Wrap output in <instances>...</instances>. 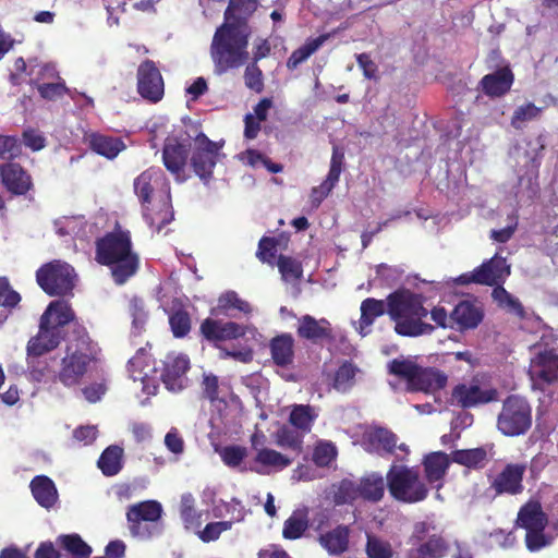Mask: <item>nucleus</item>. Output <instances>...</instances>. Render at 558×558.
Here are the masks:
<instances>
[{
	"label": "nucleus",
	"mask_w": 558,
	"mask_h": 558,
	"mask_svg": "<svg viewBox=\"0 0 558 558\" xmlns=\"http://www.w3.org/2000/svg\"><path fill=\"white\" fill-rule=\"evenodd\" d=\"M517 524L525 530V545L530 551H538L553 543V537L544 532L547 517L538 502L523 506L518 513Z\"/></svg>",
	"instance_id": "nucleus-11"
},
{
	"label": "nucleus",
	"mask_w": 558,
	"mask_h": 558,
	"mask_svg": "<svg viewBox=\"0 0 558 558\" xmlns=\"http://www.w3.org/2000/svg\"><path fill=\"white\" fill-rule=\"evenodd\" d=\"M163 368L160 375L166 388L173 392L183 390L189 383L186 373L190 369L187 355L178 352L167 354L163 360Z\"/></svg>",
	"instance_id": "nucleus-19"
},
{
	"label": "nucleus",
	"mask_w": 558,
	"mask_h": 558,
	"mask_svg": "<svg viewBox=\"0 0 558 558\" xmlns=\"http://www.w3.org/2000/svg\"><path fill=\"white\" fill-rule=\"evenodd\" d=\"M376 275L377 277L375 278V281L379 280V284L381 287L388 288L393 287L401 277V272L398 268L385 264L378 265L376 267Z\"/></svg>",
	"instance_id": "nucleus-59"
},
{
	"label": "nucleus",
	"mask_w": 558,
	"mask_h": 558,
	"mask_svg": "<svg viewBox=\"0 0 558 558\" xmlns=\"http://www.w3.org/2000/svg\"><path fill=\"white\" fill-rule=\"evenodd\" d=\"M147 354L144 349H140L137 353L129 361L130 376L134 381L141 380L143 384V391L147 395H155L157 392L158 385L145 371L147 365Z\"/></svg>",
	"instance_id": "nucleus-30"
},
{
	"label": "nucleus",
	"mask_w": 558,
	"mask_h": 558,
	"mask_svg": "<svg viewBox=\"0 0 558 558\" xmlns=\"http://www.w3.org/2000/svg\"><path fill=\"white\" fill-rule=\"evenodd\" d=\"M134 193L141 205L143 218L157 232L172 221L170 185L159 168H148L134 179Z\"/></svg>",
	"instance_id": "nucleus-1"
},
{
	"label": "nucleus",
	"mask_w": 558,
	"mask_h": 558,
	"mask_svg": "<svg viewBox=\"0 0 558 558\" xmlns=\"http://www.w3.org/2000/svg\"><path fill=\"white\" fill-rule=\"evenodd\" d=\"M73 319L74 313L66 302L58 300L48 305L41 315L38 333L27 343L29 366L34 357L41 356L59 345L63 338L62 328Z\"/></svg>",
	"instance_id": "nucleus-5"
},
{
	"label": "nucleus",
	"mask_w": 558,
	"mask_h": 558,
	"mask_svg": "<svg viewBox=\"0 0 558 558\" xmlns=\"http://www.w3.org/2000/svg\"><path fill=\"white\" fill-rule=\"evenodd\" d=\"M294 339L290 333H282L270 341V352L275 364L287 366L293 362Z\"/></svg>",
	"instance_id": "nucleus-35"
},
{
	"label": "nucleus",
	"mask_w": 558,
	"mask_h": 558,
	"mask_svg": "<svg viewBox=\"0 0 558 558\" xmlns=\"http://www.w3.org/2000/svg\"><path fill=\"white\" fill-rule=\"evenodd\" d=\"M308 524L304 513L294 512L283 524L282 535L287 539H298L306 531Z\"/></svg>",
	"instance_id": "nucleus-49"
},
{
	"label": "nucleus",
	"mask_w": 558,
	"mask_h": 558,
	"mask_svg": "<svg viewBox=\"0 0 558 558\" xmlns=\"http://www.w3.org/2000/svg\"><path fill=\"white\" fill-rule=\"evenodd\" d=\"M319 544L329 555H341L349 546V529L339 525L330 532L319 536Z\"/></svg>",
	"instance_id": "nucleus-37"
},
{
	"label": "nucleus",
	"mask_w": 558,
	"mask_h": 558,
	"mask_svg": "<svg viewBox=\"0 0 558 558\" xmlns=\"http://www.w3.org/2000/svg\"><path fill=\"white\" fill-rule=\"evenodd\" d=\"M222 462L229 468H238L247 456L246 448L238 445L225 446L217 450Z\"/></svg>",
	"instance_id": "nucleus-53"
},
{
	"label": "nucleus",
	"mask_w": 558,
	"mask_h": 558,
	"mask_svg": "<svg viewBox=\"0 0 558 558\" xmlns=\"http://www.w3.org/2000/svg\"><path fill=\"white\" fill-rule=\"evenodd\" d=\"M231 527V521L210 522L204 527V530L198 532V537L205 543L214 542L219 538L222 532H226Z\"/></svg>",
	"instance_id": "nucleus-57"
},
{
	"label": "nucleus",
	"mask_w": 558,
	"mask_h": 558,
	"mask_svg": "<svg viewBox=\"0 0 558 558\" xmlns=\"http://www.w3.org/2000/svg\"><path fill=\"white\" fill-rule=\"evenodd\" d=\"M201 331L206 339L213 341L238 339L247 333L255 337L257 333L253 326H243L234 322L221 323L210 318L202 323Z\"/></svg>",
	"instance_id": "nucleus-21"
},
{
	"label": "nucleus",
	"mask_w": 558,
	"mask_h": 558,
	"mask_svg": "<svg viewBox=\"0 0 558 558\" xmlns=\"http://www.w3.org/2000/svg\"><path fill=\"white\" fill-rule=\"evenodd\" d=\"M359 372L360 369L351 362L341 364L335 375V389L342 392L348 391L355 384V377Z\"/></svg>",
	"instance_id": "nucleus-44"
},
{
	"label": "nucleus",
	"mask_w": 558,
	"mask_h": 558,
	"mask_svg": "<svg viewBox=\"0 0 558 558\" xmlns=\"http://www.w3.org/2000/svg\"><path fill=\"white\" fill-rule=\"evenodd\" d=\"M410 542L415 546L410 550V558H441L448 549L446 541L432 521L415 523Z\"/></svg>",
	"instance_id": "nucleus-13"
},
{
	"label": "nucleus",
	"mask_w": 558,
	"mask_h": 558,
	"mask_svg": "<svg viewBox=\"0 0 558 558\" xmlns=\"http://www.w3.org/2000/svg\"><path fill=\"white\" fill-rule=\"evenodd\" d=\"M218 308L228 313L231 310L239 311L244 314L252 312V306L245 300L241 299L234 291H228L218 299Z\"/></svg>",
	"instance_id": "nucleus-50"
},
{
	"label": "nucleus",
	"mask_w": 558,
	"mask_h": 558,
	"mask_svg": "<svg viewBox=\"0 0 558 558\" xmlns=\"http://www.w3.org/2000/svg\"><path fill=\"white\" fill-rule=\"evenodd\" d=\"M302 442V436L289 428H281L277 434V444L280 447L300 451Z\"/></svg>",
	"instance_id": "nucleus-60"
},
{
	"label": "nucleus",
	"mask_w": 558,
	"mask_h": 558,
	"mask_svg": "<svg viewBox=\"0 0 558 558\" xmlns=\"http://www.w3.org/2000/svg\"><path fill=\"white\" fill-rule=\"evenodd\" d=\"M137 89L143 98L153 102L160 100L163 95L161 74L150 60H146L138 66Z\"/></svg>",
	"instance_id": "nucleus-22"
},
{
	"label": "nucleus",
	"mask_w": 558,
	"mask_h": 558,
	"mask_svg": "<svg viewBox=\"0 0 558 558\" xmlns=\"http://www.w3.org/2000/svg\"><path fill=\"white\" fill-rule=\"evenodd\" d=\"M510 275V266L505 257L496 254L489 260L483 263L470 274H463L454 279L457 284H469L471 282L494 286L504 282Z\"/></svg>",
	"instance_id": "nucleus-16"
},
{
	"label": "nucleus",
	"mask_w": 558,
	"mask_h": 558,
	"mask_svg": "<svg viewBox=\"0 0 558 558\" xmlns=\"http://www.w3.org/2000/svg\"><path fill=\"white\" fill-rule=\"evenodd\" d=\"M278 269L284 281H295L302 276V266L296 259L280 255L277 260Z\"/></svg>",
	"instance_id": "nucleus-51"
},
{
	"label": "nucleus",
	"mask_w": 558,
	"mask_h": 558,
	"mask_svg": "<svg viewBox=\"0 0 558 558\" xmlns=\"http://www.w3.org/2000/svg\"><path fill=\"white\" fill-rule=\"evenodd\" d=\"M244 82L247 88L262 93L264 89L263 72L257 63H250L244 72Z\"/></svg>",
	"instance_id": "nucleus-58"
},
{
	"label": "nucleus",
	"mask_w": 558,
	"mask_h": 558,
	"mask_svg": "<svg viewBox=\"0 0 558 558\" xmlns=\"http://www.w3.org/2000/svg\"><path fill=\"white\" fill-rule=\"evenodd\" d=\"M423 465L426 480L429 483L439 482L450 465V458L442 451L430 452L425 456Z\"/></svg>",
	"instance_id": "nucleus-33"
},
{
	"label": "nucleus",
	"mask_w": 558,
	"mask_h": 558,
	"mask_svg": "<svg viewBox=\"0 0 558 558\" xmlns=\"http://www.w3.org/2000/svg\"><path fill=\"white\" fill-rule=\"evenodd\" d=\"M20 153L17 138L0 135V159L14 158Z\"/></svg>",
	"instance_id": "nucleus-64"
},
{
	"label": "nucleus",
	"mask_w": 558,
	"mask_h": 558,
	"mask_svg": "<svg viewBox=\"0 0 558 558\" xmlns=\"http://www.w3.org/2000/svg\"><path fill=\"white\" fill-rule=\"evenodd\" d=\"M335 502L337 505L351 504L361 498L360 485L351 480H342L335 490Z\"/></svg>",
	"instance_id": "nucleus-48"
},
{
	"label": "nucleus",
	"mask_w": 558,
	"mask_h": 558,
	"mask_svg": "<svg viewBox=\"0 0 558 558\" xmlns=\"http://www.w3.org/2000/svg\"><path fill=\"white\" fill-rule=\"evenodd\" d=\"M129 312L132 317V329L135 333L142 332L147 322V312L144 302L138 298L130 300Z\"/></svg>",
	"instance_id": "nucleus-54"
},
{
	"label": "nucleus",
	"mask_w": 558,
	"mask_h": 558,
	"mask_svg": "<svg viewBox=\"0 0 558 558\" xmlns=\"http://www.w3.org/2000/svg\"><path fill=\"white\" fill-rule=\"evenodd\" d=\"M338 450L329 440H318L313 451V461L317 466H328L337 458Z\"/></svg>",
	"instance_id": "nucleus-46"
},
{
	"label": "nucleus",
	"mask_w": 558,
	"mask_h": 558,
	"mask_svg": "<svg viewBox=\"0 0 558 558\" xmlns=\"http://www.w3.org/2000/svg\"><path fill=\"white\" fill-rule=\"evenodd\" d=\"M387 311V302L373 298L365 299L361 304V318L356 323L355 329L362 337L371 331V326L375 319L385 314Z\"/></svg>",
	"instance_id": "nucleus-29"
},
{
	"label": "nucleus",
	"mask_w": 558,
	"mask_h": 558,
	"mask_svg": "<svg viewBox=\"0 0 558 558\" xmlns=\"http://www.w3.org/2000/svg\"><path fill=\"white\" fill-rule=\"evenodd\" d=\"M386 478L390 495L398 501L415 504L427 497L428 489L414 468L392 464Z\"/></svg>",
	"instance_id": "nucleus-9"
},
{
	"label": "nucleus",
	"mask_w": 558,
	"mask_h": 558,
	"mask_svg": "<svg viewBox=\"0 0 558 558\" xmlns=\"http://www.w3.org/2000/svg\"><path fill=\"white\" fill-rule=\"evenodd\" d=\"M194 150L191 157V165L197 177L208 184L213 170L217 163L219 145L210 141L204 133H198L194 138Z\"/></svg>",
	"instance_id": "nucleus-15"
},
{
	"label": "nucleus",
	"mask_w": 558,
	"mask_h": 558,
	"mask_svg": "<svg viewBox=\"0 0 558 558\" xmlns=\"http://www.w3.org/2000/svg\"><path fill=\"white\" fill-rule=\"evenodd\" d=\"M526 464L510 463L494 478L492 487L497 494L517 495L523 490L522 478Z\"/></svg>",
	"instance_id": "nucleus-24"
},
{
	"label": "nucleus",
	"mask_w": 558,
	"mask_h": 558,
	"mask_svg": "<svg viewBox=\"0 0 558 558\" xmlns=\"http://www.w3.org/2000/svg\"><path fill=\"white\" fill-rule=\"evenodd\" d=\"M532 425V408L526 399L510 396L504 403L497 417V428L505 436L524 435Z\"/></svg>",
	"instance_id": "nucleus-10"
},
{
	"label": "nucleus",
	"mask_w": 558,
	"mask_h": 558,
	"mask_svg": "<svg viewBox=\"0 0 558 558\" xmlns=\"http://www.w3.org/2000/svg\"><path fill=\"white\" fill-rule=\"evenodd\" d=\"M21 301L20 294L14 291L5 277H0V305L14 307Z\"/></svg>",
	"instance_id": "nucleus-62"
},
{
	"label": "nucleus",
	"mask_w": 558,
	"mask_h": 558,
	"mask_svg": "<svg viewBox=\"0 0 558 558\" xmlns=\"http://www.w3.org/2000/svg\"><path fill=\"white\" fill-rule=\"evenodd\" d=\"M162 507L155 500H147L131 506L126 517L132 535L141 538L153 536L154 532H157V530H149L144 522H156L160 519Z\"/></svg>",
	"instance_id": "nucleus-17"
},
{
	"label": "nucleus",
	"mask_w": 558,
	"mask_h": 558,
	"mask_svg": "<svg viewBox=\"0 0 558 558\" xmlns=\"http://www.w3.org/2000/svg\"><path fill=\"white\" fill-rule=\"evenodd\" d=\"M364 446L367 451L377 454H393L398 448L404 454L409 453V448L405 444L397 446V436L390 430L378 427L365 434Z\"/></svg>",
	"instance_id": "nucleus-23"
},
{
	"label": "nucleus",
	"mask_w": 558,
	"mask_h": 558,
	"mask_svg": "<svg viewBox=\"0 0 558 558\" xmlns=\"http://www.w3.org/2000/svg\"><path fill=\"white\" fill-rule=\"evenodd\" d=\"M191 143L187 137L170 136L166 140L162 149L163 165L168 171L175 175L179 182L185 180L184 167Z\"/></svg>",
	"instance_id": "nucleus-20"
},
{
	"label": "nucleus",
	"mask_w": 558,
	"mask_h": 558,
	"mask_svg": "<svg viewBox=\"0 0 558 558\" xmlns=\"http://www.w3.org/2000/svg\"><path fill=\"white\" fill-rule=\"evenodd\" d=\"M533 349L535 355L531 359L529 376L532 387L543 390L558 379V337L551 329H545Z\"/></svg>",
	"instance_id": "nucleus-7"
},
{
	"label": "nucleus",
	"mask_w": 558,
	"mask_h": 558,
	"mask_svg": "<svg viewBox=\"0 0 558 558\" xmlns=\"http://www.w3.org/2000/svg\"><path fill=\"white\" fill-rule=\"evenodd\" d=\"M359 485L361 498L377 502L384 497L387 482H385L381 474L372 472L364 475L360 480Z\"/></svg>",
	"instance_id": "nucleus-36"
},
{
	"label": "nucleus",
	"mask_w": 558,
	"mask_h": 558,
	"mask_svg": "<svg viewBox=\"0 0 558 558\" xmlns=\"http://www.w3.org/2000/svg\"><path fill=\"white\" fill-rule=\"evenodd\" d=\"M95 359L96 349L87 336L70 341L60 363L58 380L69 388L80 385Z\"/></svg>",
	"instance_id": "nucleus-6"
},
{
	"label": "nucleus",
	"mask_w": 558,
	"mask_h": 558,
	"mask_svg": "<svg viewBox=\"0 0 558 558\" xmlns=\"http://www.w3.org/2000/svg\"><path fill=\"white\" fill-rule=\"evenodd\" d=\"M31 490L35 500L44 508L50 509L58 500V490L46 475H37L31 482Z\"/></svg>",
	"instance_id": "nucleus-31"
},
{
	"label": "nucleus",
	"mask_w": 558,
	"mask_h": 558,
	"mask_svg": "<svg viewBox=\"0 0 558 558\" xmlns=\"http://www.w3.org/2000/svg\"><path fill=\"white\" fill-rule=\"evenodd\" d=\"M254 462L259 466L251 468L259 474H266L267 469L282 470L291 464V460L282 453L268 448L257 449Z\"/></svg>",
	"instance_id": "nucleus-34"
},
{
	"label": "nucleus",
	"mask_w": 558,
	"mask_h": 558,
	"mask_svg": "<svg viewBox=\"0 0 558 558\" xmlns=\"http://www.w3.org/2000/svg\"><path fill=\"white\" fill-rule=\"evenodd\" d=\"M390 374L407 381V390L433 393L442 389L448 376L436 368L421 367L410 360L395 359L388 364Z\"/></svg>",
	"instance_id": "nucleus-8"
},
{
	"label": "nucleus",
	"mask_w": 558,
	"mask_h": 558,
	"mask_svg": "<svg viewBox=\"0 0 558 558\" xmlns=\"http://www.w3.org/2000/svg\"><path fill=\"white\" fill-rule=\"evenodd\" d=\"M248 36L247 24L241 22L225 23L216 29L210 45L216 74L240 68L248 60Z\"/></svg>",
	"instance_id": "nucleus-2"
},
{
	"label": "nucleus",
	"mask_w": 558,
	"mask_h": 558,
	"mask_svg": "<svg viewBox=\"0 0 558 558\" xmlns=\"http://www.w3.org/2000/svg\"><path fill=\"white\" fill-rule=\"evenodd\" d=\"M123 449L112 445L100 454L97 465L106 476L117 475L122 469Z\"/></svg>",
	"instance_id": "nucleus-41"
},
{
	"label": "nucleus",
	"mask_w": 558,
	"mask_h": 558,
	"mask_svg": "<svg viewBox=\"0 0 558 558\" xmlns=\"http://www.w3.org/2000/svg\"><path fill=\"white\" fill-rule=\"evenodd\" d=\"M492 295L498 305L506 308L509 313L514 314L518 317L524 316V308L519 299L511 295L501 286H497L493 290Z\"/></svg>",
	"instance_id": "nucleus-45"
},
{
	"label": "nucleus",
	"mask_w": 558,
	"mask_h": 558,
	"mask_svg": "<svg viewBox=\"0 0 558 558\" xmlns=\"http://www.w3.org/2000/svg\"><path fill=\"white\" fill-rule=\"evenodd\" d=\"M169 324L173 336L182 338L191 329V319L186 311L181 305L174 303L169 312Z\"/></svg>",
	"instance_id": "nucleus-42"
},
{
	"label": "nucleus",
	"mask_w": 558,
	"mask_h": 558,
	"mask_svg": "<svg viewBox=\"0 0 558 558\" xmlns=\"http://www.w3.org/2000/svg\"><path fill=\"white\" fill-rule=\"evenodd\" d=\"M180 515L186 529H196L201 525V513L195 509V498L185 493L181 496Z\"/></svg>",
	"instance_id": "nucleus-43"
},
{
	"label": "nucleus",
	"mask_w": 558,
	"mask_h": 558,
	"mask_svg": "<svg viewBox=\"0 0 558 558\" xmlns=\"http://www.w3.org/2000/svg\"><path fill=\"white\" fill-rule=\"evenodd\" d=\"M317 416L318 413L315 408L308 404H295L290 412L289 422L303 434H306L312 430Z\"/></svg>",
	"instance_id": "nucleus-40"
},
{
	"label": "nucleus",
	"mask_w": 558,
	"mask_h": 558,
	"mask_svg": "<svg viewBox=\"0 0 558 558\" xmlns=\"http://www.w3.org/2000/svg\"><path fill=\"white\" fill-rule=\"evenodd\" d=\"M277 254V242L272 238H262L258 243L257 257L260 262L274 265Z\"/></svg>",
	"instance_id": "nucleus-61"
},
{
	"label": "nucleus",
	"mask_w": 558,
	"mask_h": 558,
	"mask_svg": "<svg viewBox=\"0 0 558 558\" xmlns=\"http://www.w3.org/2000/svg\"><path fill=\"white\" fill-rule=\"evenodd\" d=\"M513 83V74L509 68H501L493 73L486 74L481 80L483 92L490 97L505 95Z\"/></svg>",
	"instance_id": "nucleus-27"
},
{
	"label": "nucleus",
	"mask_w": 558,
	"mask_h": 558,
	"mask_svg": "<svg viewBox=\"0 0 558 558\" xmlns=\"http://www.w3.org/2000/svg\"><path fill=\"white\" fill-rule=\"evenodd\" d=\"M96 259L110 267L118 284H123L138 268V256L132 251L128 231L110 232L99 239L96 243Z\"/></svg>",
	"instance_id": "nucleus-4"
},
{
	"label": "nucleus",
	"mask_w": 558,
	"mask_h": 558,
	"mask_svg": "<svg viewBox=\"0 0 558 558\" xmlns=\"http://www.w3.org/2000/svg\"><path fill=\"white\" fill-rule=\"evenodd\" d=\"M330 37V34H323L316 38L306 40V43L294 50L287 61V66L290 70L296 69L301 63L306 61L313 53H315Z\"/></svg>",
	"instance_id": "nucleus-39"
},
{
	"label": "nucleus",
	"mask_w": 558,
	"mask_h": 558,
	"mask_svg": "<svg viewBox=\"0 0 558 558\" xmlns=\"http://www.w3.org/2000/svg\"><path fill=\"white\" fill-rule=\"evenodd\" d=\"M62 546L76 558H87L92 548L77 535H62L59 537Z\"/></svg>",
	"instance_id": "nucleus-52"
},
{
	"label": "nucleus",
	"mask_w": 558,
	"mask_h": 558,
	"mask_svg": "<svg viewBox=\"0 0 558 558\" xmlns=\"http://www.w3.org/2000/svg\"><path fill=\"white\" fill-rule=\"evenodd\" d=\"M531 150L521 146H514L510 150V156L513 158L518 166L526 169V178L521 177L519 180L520 190L517 196L522 199L523 197L532 198L538 192L537 184V168L539 166V151L544 148V141L538 136L535 143L530 142Z\"/></svg>",
	"instance_id": "nucleus-12"
},
{
	"label": "nucleus",
	"mask_w": 558,
	"mask_h": 558,
	"mask_svg": "<svg viewBox=\"0 0 558 558\" xmlns=\"http://www.w3.org/2000/svg\"><path fill=\"white\" fill-rule=\"evenodd\" d=\"M298 335L301 338L317 342L330 335V324L327 319H316L304 315L299 319Z\"/></svg>",
	"instance_id": "nucleus-32"
},
{
	"label": "nucleus",
	"mask_w": 558,
	"mask_h": 558,
	"mask_svg": "<svg viewBox=\"0 0 558 558\" xmlns=\"http://www.w3.org/2000/svg\"><path fill=\"white\" fill-rule=\"evenodd\" d=\"M494 388H484L476 381L461 383L451 392V403L463 409L474 408L497 400Z\"/></svg>",
	"instance_id": "nucleus-18"
},
{
	"label": "nucleus",
	"mask_w": 558,
	"mask_h": 558,
	"mask_svg": "<svg viewBox=\"0 0 558 558\" xmlns=\"http://www.w3.org/2000/svg\"><path fill=\"white\" fill-rule=\"evenodd\" d=\"M451 460L470 469H481L488 461V452L484 447L454 450L451 453Z\"/></svg>",
	"instance_id": "nucleus-38"
},
{
	"label": "nucleus",
	"mask_w": 558,
	"mask_h": 558,
	"mask_svg": "<svg viewBox=\"0 0 558 558\" xmlns=\"http://www.w3.org/2000/svg\"><path fill=\"white\" fill-rule=\"evenodd\" d=\"M342 161L343 154L340 153L337 148H333L330 168L327 174L326 180L323 182L325 190H331L336 186L340 179V174L342 171Z\"/></svg>",
	"instance_id": "nucleus-56"
},
{
	"label": "nucleus",
	"mask_w": 558,
	"mask_h": 558,
	"mask_svg": "<svg viewBox=\"0 0 558 558\" xmlns=\"http://www.w3.org/2000/svg\"><path fill=\"white\" fill-rule=\"evenodd\" d=\"M542 108L533 102H526L515 108L511 118V125L515 130H522L525 123L533 121L539 117Z\"/></svg>",
	"instance_id": "nucleus-47"
},
{
	"label": "nucleus",
	"mask_w": 558,
	"mask_h": 558,
	"mask_svg": "<svg viewBox=\"0 0 558 558\" xmlns=\"http://www.w3.org/2000/svg\"><path fill=\"white\" fill-rule=\"evenodd\" d=\"M423 296L408 289H399L387 296V313L396 323L395 330L404 337L429 335L434 326L425 323L428 310L423 305Z\"/></svg>",
	"instance_id": "nucleus-3"
},
{
	"label": "nucleus",
	"mask_w": 558,
	"mask_h": 558,
	"mask_svg": "<svg viewBox=\"0 0 558 558\" xmlns=\"http://www.w3.org/2000/svg\"><path fill=\"white\" fill-rule=\"evenodd\" d=\"M74 269L68 263L53 260L36 272L39 287L49 295H62L74 287Z\"/></svg>",
	"instance_id": "nucleus-14"
},
{
	"label": "nucleus",
	"mask_w": 558,
	"mask_h": 558,
	"mask_svg": "<svg viewBox=\"0 0 558 558\" xmlns=\"http://www.w3.org/2000/svg\"><path fill=\"white\" fill-rule=\"evenodd\" d=\"M85 141L94 153L110 160L126 148L121 138L101 133L87 134Z\"/></svg>",
	"instance_id": "nucleus-26"
},
{
	"label": "nucleus",
	"mask_w": 558,
	"mask_h": 558,
	"mask_svg": "<svg viewBox=\"0 0 558 558\" xmlns=\"http://www.w3.org/2000/svg\"><path fill=\"white\" fill-rule=\"evenodd\" d=\"M256 7L257 0H230L225 16L229 20L234 13L248 15L255 11Z\"/></svg>",
	"instance_id": "nucleus-63"
},
{
	"label": "nucleus",
	"mask_w": 558,
	"mask_h": 558,
	"mask_svg": "<svg viewBox=\"0 0 558 558\" xmlns=\"http://www.w3.org/2000/svg\"><path fill=\"white\" fill-rule=\"evenodd\" d=\"M2 183L14 195H24L32 187L31 175L19 163H7L0 168Z\"/></svg>",
	"instance_id": "nucleus-25"
},
{
	"label": "nucleus",
	"mask_w": 558,
	"mask_h": 558,
	"mask_svg": "<svg viewBox=\"0 0 558 558\" xmlns=\"http://www.w3.org/2000/svg\"><path fill=\"white\" fill-rule=\"evenodd\" d=\"M453 328L459 330L473 329L478 326L483 319L482 310L469 301H462L456 305L451 312Z\"/></svg>",
	"instance_id": "nucleus-28"
},
{
	"label": "nucleus",
	"mask_w": 558,
	"mask_h": 558,
	"mask_svg": "<svg viewBox=\"0 0 558 558\" xmlns=\"http://www.w3.org/2000/svg\"><path fill=\"white\" fill-rule=\"evenodd\" d=\"M366 554L368 558H392L393 551L389 543L367 535Z\"/></svg>",
	"instance_id": "nucleus-55"
}]
</instances>
